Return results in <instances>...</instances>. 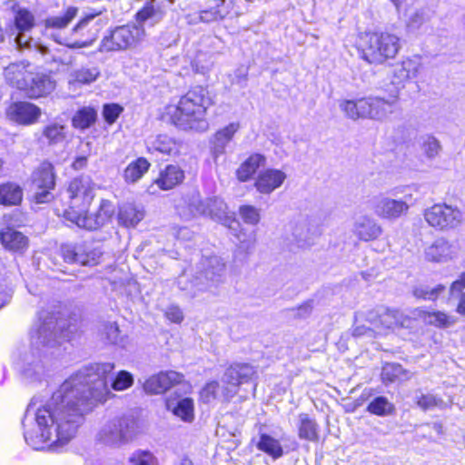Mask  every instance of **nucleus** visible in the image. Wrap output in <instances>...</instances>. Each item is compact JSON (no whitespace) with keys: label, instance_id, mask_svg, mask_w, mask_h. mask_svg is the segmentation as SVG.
Returning <instances> with one entry per match:
<instances>
[{"label":"nucleus","instance_id":"obj_1","mask_svg":"<svg viewBox=\"0 0 465 465\" xmlns=\"http://www.w3.org/2000/svg\"><path fill=\"white\" fill-rule=\"evenodd\" d=\"M114 370L112 362H94L84 366L60 386L62 407L55 413L49 406H41L35 413V420L42 428V436L57 445L66 444L74 438L77 429V418L84 411L91 410L100 392L94 384L105 385L108 376Z\"/></svg>","mask_w":465,"mask_h":465},{"label":"nucleus","instance_id":"obj_2","mask_svg":"<svg viewBox=\"0 0 465 465\" xmlns=\"http://www.w3.org/2000/svg\"><path fill=\"white\" fill-rule=\"evenodd\" d=\"M214 105V95L207 85H193L176 103L164 106L161 119L179 129H199L207 124L209 110Z\"/></svg>","mask_w":465,"mask_h":465},{"label":"nucleus","instance_id":"obj_3","mask_svg":"<svg viewBox=\"0 0 465 465\" xmlns=\"http://www.w3.org/2000/svg\"><path fill=\"white\" fill-rule=\"evenodd\" d=\"M353 47L365 64L381 66L389 64L398 56L401 49V39L388 29L365 30L356 34Z\"/></svg>","mask_w":465,"mask_h":465},{"label":"nucleus","instance_id":"obj_4","mask_svg":"<svg viewBox=\"0 0 465 465\" xmlns=\"http://www.w3.org/2000/svg\"><path fill=\"white\" fill-rule=\"evenodd\" d=\"M96 184L89 175H76L64 186V198L54 200L53 209L57 217L73 225L82 214L91 209L95 198Z\"/></svg>","mask_w":465,"mask_h":465},{"label":"nucleus","instance_id":"obj_5","mask_svg":"<svg viewBox=\"0 0 465 465\" xmlns=\"http://www.w3.org/2000/svg\"><path fill=\"white\" fill-rule=\"evenodd\" d=\"M399 100V91L387 100L378 96L361 97L341 102V110L352 120H381L392 113V107Z\"/></svg>","mask_w":465,"mask_h":465},{"label":"nucleus","instance_id":"obj_6","mask_svg":"<svg viewBox=\"0 0 465 465\" xmlns=\"http://www.w3.org/2000/svg\"><path fill=\"white\" fill-rule=\"evenodd\" d=\"M104 11L94 10L84 15L72 28L69 36L53 35L54 40L69 49H81L92 45L98 38L99 29L96 25H92L91 22Z\"/></svg>","mask_w":465,"mask_h":465},{"label":"nucleus","instance_id":"obj_7","mask_svg":"<svg viewBox=\"0 0 465 465\" xmlns=\"http://www.w3.org/2000/svg\"><path fill=\"white\" fill-rule=\"evenodd\" d=\"M144 35L143 25L128 23L111 29L102 39L101 45L109 52L124 51L136 47Z\"/></svg>","mask_w":465,"mask_h":465},{"label":"nucleus","instance_id":"obj_8","mask_svg":"<svg viewBox=\"0 0 465 465\" xmlns=\"http://www.w3.org/2000/svg\"><path fill=\"white\" fill-rule=\"evenodd\" d=\"M60 255L69 264L95 266L101 262L103 251L94 240L74 243H64L60 248Z\"/></svg>","mask_w":465,"mask_h":465},{"label":"nucleus","instance_id":"obj_9","mask_svg":"<svg viewBox=\"0 0 465 465\" xmlns=\"http://www.w3.org/2000/svg\"><path fill=\"white\" fill-rule=\"evenodd\" d=\"M423 218L428 225L437 232H448L462 223V213L455 206L437 203L423 211Z\"/></svg>","mask_w":465,"mask_h":465},{"label":"nucleus","instance_id":"obj_10","mask_svg":"<svg viewBox=\"0 0 465 465\" xmlns=\"http://www.w3.org/2000/svg\"><path fill=\"white\" fill-rule=\"evenodd\" d=\"M255 374L253 367L246 362H232L224 371L221 385V398L229 402L240 391V387L248 383Z\"/></svg>","mask_w":465,"mask_h":465},{"label":"nucleus","instance_id":"obj_11","mask_svg":"<svg viewBox=\"0 0 465 465\" xmlns=\"http://www.w3.org/2000/svg\"><path fill=\"white\" fill-rule=\"evenodd\" d=\"M31 183L37 189V192L34 194V201L36 203L50 202L52 191L56 186L54 164L49 160L42 161L32 173Z\"/></svg>","mask_w":465,"mask_h":465},{"label":"nucleus","instance_id":"obj_12","mask_svg":"<svg viewBox=\"0 0 465 465\" xmlns=\"http://www.w3.org/2000/svg\"><path fill=\"white\" fill-rule=\"evenodd\" d=\"M115 213L114 203L109 199H101L94 212L86 210L82 216L76 220L74 226L85 231H97L108 224Z\"/></svg>","mask_w":465,"mask_h":465},{"label":"nucleus","instance_id":"obj_13","mask_svg":"<svg viewBox=\"0 0 465 465\" xmlns=\"http://www.w3.org/2000/svg\"><path fill=\"white\" fill-rule=\"evenodd\" d=\"M185 381L182 372L167 370L149 376L143 384V391L148 395H162Z\"/></svg>","mask_w":465,"mask_h":465},{"label":"nucleus","instance_id":"obj_14","mask_svg":"<svg viewBox=\"0 0 465 465\" xmlns=\"http://www.w3.org/2000/svg\"><path fill=\"white\" fill-rule=\"evenodd\" d=\"M422 69L420 58L405 57L392 65L391 70V82L399 87L415 81Z\"/></svg>","mask_w":465,"mask_h":465},{"label":"nucleus","instance_id":"obj_15","mask_svg":"<svg viewBox=\"0 0 465 465\" xmlns=\"http://www.w3.org/2000/svg\"><path fill=\"white\" fill-rule=\"evenodd\" d=\"M412 318L425 326L448 329L456 323V319L444 311L420 306L411 312Z\"/></svg>","mask_w":465,"mask_h":465},{"label":"nucleus","instance_id":"obj_16","mask_svg":"<svg viewBox=\"0 0 465 465\" xmlns=\"http://www.w3.org/2000/svg\"><path fill=\"white\" fill-rule=\"evenodd\" d=\"M6 114L15 123L28 126L37 123L42 115L39 106L26 101H16L9 104Z\"/></svg>","mask_w":465,"mask_h":465},{"label":"nucleus","instance_id":"obj_17","mask_svg":"<svg viewBox=\"0 0 465 465\" xmlns=\"http://www.w3.org/2000/svg\"><path fill=\"white\" fill-rule=\"evenodd\" d=\"M55 87L56 81L53 78L51 72H36L34 69L25 95L30 99L45 97L54 92Z\"/></svg>","mask_w":465,"mask_h":465},{"label":"nucleus","instance_id":"obj_18","mask_svg":"<svg viewBox=\"0 0 465 465\" xmlns=\"http://www.w3.org/2000/svg\"><path fill=\"white\" fill-rule=\"evenodd\" d=\"M185 172L178 164L169 163L161 169L153 183L161 191H170L183 183Z\"/></svg>","mask_w":465,"mask_h":465},{"label":"nucleus","instance_id":"obj_19","mask_svg":"<svg viewBox=\"0 0 465 465\" xmlns=\"http://www.w3.org/2000/svg\"><path fill=\"white\" fill-rule=\"evenodd\" d=\"M33 70L34 67L30 64L14 63L5 68L4 76L10 86L25 93Z\"/></svg>","mask_w":465,"mask_h":465},{"label":"nucleus","instance_id":"obj_20","mask_svg":"<svg viewBox=\"0 0 465 465\" xmlns=\"http://www.w3.org/2000/svg\"><path fill=\"white\" fill-rule=\"evenodd\" d=\"M285 179L286 174L282 170L267 168L257 174L253 186L261 194H270L281 187Z\"/></svg>","mask_w":465,"mask_h":465},{"label":"nucleus","instance_id":"obj_21","mask_svg":"<svg viewBox=\"0 0 465 465\" xmlns=\"http://www.w3.org/2000/svg\"><path fill=\"white\" fill-rule=\"evenodd\" d=\"M455 254V247L447 238L435 239L424 251V257L430 262H445Z\"/></svg>","mask_w":465,"mask_h":465},{"label":"nucleus","instance_id":"obj_22","mask_svg":"<svg viewBox=\"0 0 465 465\" xmlns=\"http://www.w3.org/2000/svg\"><path fill=\"white\" fill-rule=\"evenodd\" d=\"M183 143L167 134H160L151 142L149 152L158 153L160 154L175 158L182 154Z\"/></svg>","mask_w":465,"mask_h":465},{"label":"nucleus","instance_id":"obj_23","mask_svg":"<svg viewBox=\"0 0 465 465\" xmlns=\"http://www.w3.org/2000/svg\"><path fill=\"white\" fill-rule=\"evenodd\" d=\"M0 242L5 250L20 254L29 247L27 236L9 226L0 231Z\"/></svg>","mask_w":465,"mask_h":465},{"label":"nucleus","instance_id":"obj_24","mask_svg":"<svg viewBox=\"0 0 465 465\" xmlns=\"http://www.w3.org/2000/svg\"><path fill=\"white\" fill-rule=\"evenodd\" d=\"M266 165V157L260 153H251L235 170V177L240 183L253 179L260 168Z\"/></svg>","mask_w":465,"mask_h":465},{"label":"nucleus","instance_id":"obj_25","mask_svg":"<svg viewBox=\"0 0 465 465\" xmlns=\"http://www.w3.org/2000/svg\"><path fill=\"white\" fill-rule=\"evenodd\" d=\"M408 211L409 205L402 200L382 198L375 204V213L381 219L394 220Z\"/></svg>","mask_w":465,"mask_h":465},{"label":"nucleus","instance_id":"obj_26","mask_svg":"<svg viewBox=\"0 0 465 465\" xmlns=\"http://www.w3.org/2000/svg\"><path fill=\"white\" fill-rule=\"evenodd\" d=\"M321 428L316 419L308 413H300L297 423V435L300 440L318 442L321 439Z\"/></svg>","mask_w":465,"mask_h":465},{"label":"nucleus","instance_id":"obj_27","mask_svg":"<svg viewBox=\"0 0 465 465\" xmlns=\"http://www.w3.org/2000/svg\"><path fill=\"white\" fill-rule=\"evenodd\" d=\"M167 411L184 422H192L194 420V401L190 397L179 400L176 403L172 397L164 399Z\"/></svg>","mask_w":465,"mask_h":465},{"label":"nucleus","instance_id":"obj_28","mask_svg":"<svg viewBox=\"0 0 465 465\" xmlns=\"http://www.w3.org/2000/svg\"><path fill=\"white\" fill-rule=\"evenodd\" d=\"M24 200L23 187L12 181L0 183V205L12 207L19 206Z\"/></svg>","mask_w":465,"mask_h":465},{"label":"nucleus","instance_id":"obj_29","mask_svg":"<svg viewBox=\"0 0 465 465\" xmlns=\"http://www.w3.org/2000/svg\"><path fill=\"white\" fill-rule=\"evenodd\" d=\"M13 25L17 31L14 41L19 44L20 35L31 31L35 25L34 14L27 8L13 6Z\"/></svg>","mask_w":465,"mask_h":465},{"label":"nucleus","instance_id":"obj_30","mask_svg":"<svg viewBox=\"0 0 465 465\" xmlns=\"http://www.w3.org/2000/svg\"><path fill=\"white\" fill-rule=\"evenodd\" d=\"M143 219V212L134 203H125L118 208V223L124 228H134Z\"/></svg>","mask_w":465,"mask_h":465},{"label":"nucleus","instance_id":"obj_31","mask_svg":"<svg viewBox=\"0 0 465 465\" xmlns=\"http://www.w3.org/2000/svg\"><path fill=\"white\" fill-rule=\"evenodd\" d=\"M151 163L143 156L137 157L127 164L123 173V178L127 183L138 182L149 171Z\"/></svg>","mask_w":465,"mask_h":465},{"label":"nucleus","instance_id":"obj_32","mask_svg":"<svg viewBox=\"0 0 465 465\" xmlns=\"http://www.w3.org/2000/svg\"><path fill=\"white\" fill-rule=\"evenodd\" d=\"M78 7L71 5L64 9L62 15H54L45 18L43 25L45 30L59 31L66 28L78 15Z\"/></svg>","mask_w":465,"mask_h":465},{"label":"nucleus","instance_id":"obj_33","mask_svg":"<svg viewBox=\"0 0 465 465\" xmlns=\"http://www.w3.org/2000/svg\"><path fill=\"white\" fill-rule=\"evenodd\" d=\"M381 227L369 218H364L354 226L355 235L363 242L375 241L381 236Z\"/></svg>","mask_w":465,"mask_h":465},{"label":"nucleus","instance_id":"obj_34","mask_svg":"<svg viewBox=\"0 0 465 465\" xmlns=\"http://www.w3.org/2000/svg\"><path fill=\"white\" fill-rule=\"evenodd\" d=\"M213 5L199 12V20L203 23H215L223 20L229 15L225 0H213Z\"/></svg>","mask_w":465,"mask_h":465},{"label":"nucleus","instance_id":"obj_35","mask_svg":"<svg viewBox=\"0 0 465 465\" xmlns=\"http://www.w3.org/2000/svg\"><path fill=\"white\" fill-rule=\"evenodd\" d=\"M97 121V112L92 106L79 108L72 117V126L78 130H85Z\"/></svg>","mask_w":465,"mask_h":465},{"label":"nucleus","instance_id":"obj_36","mask_svg":"<svg viewBox=\"0 0 465 465\" xmlns=\"http://www.w3.org/2000/svg\"><path fill=\"white\" fill-rule=\"evenodd\" d=\"M256 448L273 460H277L283 455V449L280 441L267 433L260 434Z\"/></svg>","mask_w":465,"mask_h":465},{"label":"nucleus","instance_id":"obj_37","mask_svg":"<svg viewBox=\"0 0 465 465\" xmlns=\"http://www.w3.org/2000/svg\"><path fill=\"white\" fill-rule=\"evenodd\" d=\"M42 135L48 144H58L66 139V127L59 123H50L43 127Z\"/></svg>","mask_w":465,"mask_h":465},{"label":"nucleus","instance_id":"obj_38","mask_svg":"<svg viewBox=\"0 0 465 465\" xmlns=\"http://www.w3.org/2000/svg\"><path fill=\"white\" fill-rule=\"evenodd\" d=\"M366 411L373 415L384 417L395 412V406L384 396L375 397L366 407Z\"/></svg>","mask_w":465,"mask_h":465},{"label":"nucleus","instance_id":"obj_39","mask_svg":"<svg viewBox=\"0 0 465 465\" xmlns=\"http://www.w3.org/2000/svg\"><path fill=\"white\" fill-rule=\"evenodd\" d=\"M164 12L162 8L155 5L154 0H146L143 5L135 13L134 20L137 23L136 25L143 24L150 18L158 16L159 18L163 17Z\"/></svg>","mask_w":465,"mask_h":465},{"label":"nucleus","instance_id":"obj_40","mask_svg":"<svg viewBox=\"0 0 465 465\" xmlns=\"http://www.w3.org/2000/svg\"><path fill=\"white\" fill-rule=\"evenodd\" d=\"M446 286L444 284H438L433 288L428 287H416L412 293L413 296L421 301L436 302L445 292Z\"/></svg>","mask_w":465,"mask_h":465},{"label":"nucleus","instance_id":"obj_41","mask_svg":"<svg viewBox=\"0 0 465 465\" xmlns=\"http://www.w3.org/2000/svg\"><path fill=\"white\" fill-rule=\"evenodd\" d=\"M200 401L203 403L221 398V385L218 381L213 380L207 381L199 391Z\"/></svg>","mask_w":465,"mask_h":465},{"label":"nucleus","instance_id":"obj_42","mask_svg":"<svg viewBox=\"0 0 465 465\" xmlns=\"http://www.w3.org/2000/svg\"><path fill=\"white\" fill-rule=\"evenodd\" d=\"M239 214L244 223L257 225L260 223V211L251 204H243L239 207Z\"/></svg>","mask_w":465,"mask_h":465},{"label":"nucleus","instance_id":"obj_43","mask_svg":"<svg viewBox=\"0 0 465 465\" xmlns=\"http://www.w3.org/2000/svg\"><path fill=\"white\" fill-rule=\"evenodd\" d=\"M133 384V374L127 371H120L112 380L111 387L114 391H121L131 388Z\"/></svg>","mask_w":465,"mask_h":465},{"label":"nucleus","instance_id":"obj_44","mask_svg":"<svg viewBox=\"0 0 465 465\" xmlns=\"http://www.w3.org/2000/svg\"><path fill=\"white\" fill-rule=\"evenodd\" d=\"M123 112L124 107L122 105L115 103H110L103 105L102 114L104 122L107 124L112 125L117 121Z\"/></svg>","mask_w":465,"mask_h":465},{"label":"nucleus","instance_id":"obj_45","mask_svg":"<svg viewBox=\"0 0 465 465\" xmlns=\"http://www.w3.org/2000/svg\"><path fill=\"white\" fill-rule=\"evenodd\" d=\"M417 406L422 411H429L438 407H441L443 401L432 394H421L416 398Z\"/></svg>","mask_w":465,"mask_h":465},{"label":"nucleus","instance_id":"obj_46","mask_svg":"<svg viewBox=\"0 0 465 465\" xmlns=\"http://www.w3.org/2000/svg\"><path fill=\"white\" fill-rule=\"evenodd\" d=\"M129 462L133 465H154L156 459L149 450H136L129 458Z\"/></svg>","mask_w":465,"mask_h":465},{"label":"nucleus","instance_id":"obj_47","mask_svg":"<svg viewBox=\"0 0 465 465\" xmlns=\"http://www.w3.org/2000/svg\"><path fill=\"white\" fill-rule=\"evenodd\" d=\"M383 383H391L399 377V365L387 363L383 366L381 373Z\"/></svg>","mask_w":465,"mask_h":465},{"label":"nucleus","instance_id":"obj_48","mask_svg":"<svg viewBox=\"0 0 465 465\" xmlns=\"http://www.w3.org/2000/svg\"><path fill=\"white\" fill-rule=\"evenodd\" d=\"M238 129L239 124L231 123L228 125L224 126L223 128L220 129L217 132L216 136L220 141L228 142L234 136Z\"/></svg>","mask_w":465,"mask_h":465},{"label":"nucleus","instance_id":"obj_49","mask_svg":"<svg viewBox=\"0 0 465 465\" xmlns=\"http://www.w3.org/2000/svg\"><path fill=\"white\" fill-rule=\"evenodd\" d=\"M164 314L165 317L173 323H181L183 320V312L176 306L169 307Z\"/></svg>","mask_w":465,"mask_h":465},{"label":"nucleus","instance_id":"obj_50","mask_svg":"<svg viewBox=\"0 0 465 465\" xmlns=\"http://www.w3.org/2000/svg\"><path fill=\"white\" fill-rule=\"evenodd\" d=\"M440 149V145L439 142L434 138L429 139L424 143V150H425L426 154L429 157H433L436 154H438Z\"/></svg>","mask_w":465,"mask_h":465},{"label":"nucleus","instance_id":"obj_51","mask_svg":"<svg viewBox=\"0 0 465 465\" xmlns=\"http://www.w3.org/2000/svg\"><path fill=\"white\" fill-rule=\"evenodd\" d=\"M96 79V75L93 74L88 70H82L76 73L75 81L86 84L94 82Z\"/></svg>","mask_w":465,"mask_h":465},{"label":"nucleus","instance_id":"obj_52","mask_svg":"<svg viewBox=\"0 0 465 465\" xmlns=\"http://www.w3.org/2000/svg\"><path fill=\"white\" fill-rule=\"evenodd\" d=\"M465 289V272L460 273L459 278L452 282L450 287V292L451 294L460 293Z\"/></svg>","mask_w":465,"mask_h":465},{"label":"nucleus","instance_id":"obj_53","mask_svg":"<svg viewBox=\"0 0 465 465\" xmlns=\"http://www.w3.org/2000/svg\"><path fill=\"white\" fill-rule=\"evenodd\" d=\"M88 164V157L86 155L76 156L71 163V168L74 171H81L86 168Z\"/></svg>","mask_w":465,"mask_h":465},{"label":"nucleus","instance_id":"obj_54","mask_svg":"<svg viewBox=\"0 0 465 465\" xmlns=\"http://www.w3.org/2000/svg\"><path fill=\"white\" fill-rule=\"evenodd\" d=\"M456 312L460 315H465V292L460 296Z\"/></svg>","mask_w":465,"mask_h":465},{"label":"nucleus","instance_id":"obj_55","mask_svg":"<svg viewBox=\"0 0 465 465\" xmlns=\"http://www.w3.org/2000/svg\"><path fill=\"white\" fill-rule=\"evenodd\" d=\"M371 330L369 328L363 326H357L352 331V335L355 337H360L367 334Z\"/></svg>","mask_w":465,"mask_h":465},{"label":"nucleus","instance_id":"obj_56","mask_svg":"<svg viewBox=\"0 0 465 465\" xmlns=\"http://www.w3.org/2000/svg\"><path fill=\"white\" fill-rule=\"evenodd\" d=\"M398 314H399V312H398L397 311H394V310H387V311L383 313L382 317H384V318H392V319H394V320H395V322H394V325H395V326H398V325H399V321H398V318H397Z\"/></svg>","mask_w":465,"mask_h":465},{"label":"nucleus","instance_id":"obj_57","mask_svg":"<svg viewBox=\"0 0 465 465\" xmlns=\"http://www.w3.org/2000/svg\"><path fill=\"white\" fill-rule=\"evenodd\" d=\"M180 465H194V464L190 459L184 458L182 460Z\"/></svg>","mask_w":465,"mask_h":465},{"label":"nucleus","instance_id":"obj_58","mask_svg":"<svg viewBox=\"0 0 465 465\" xmlns=\"http://www.w3.org/2000/svg\"><path fill=\"white\" fill-rule=\"evenodd\" d=\"M394 5L399 8L403 3L405 0H391Z\"/></svg>","mask_w":465,"mask_h":465},{"label":"nucleus","instance_id":"obj_59","mask_svg":"<svg viewBox=\"0 0 465 465\" xmlns=\"http://www.w3.org/2000/svg\"><path fill=\"white\" fill-rule=\"evenodd\" d=\"M433 427L437 431L441 432L442 424L440 422L434 423Z\"/></svg>","mask_w":465,"mask_h":465},{"label":"nucleus","instance_id":"obj_60","mask_svg":"<svg viewBox=\"0 0 465 465\" xmlns=\"http://www.w3.org/2000/svg\"><path fill=\"white\" fill-rule=\"evenodd\" d=\"M5 270V264L3 262V259L0 257V274Z\"/></svg>","mask_w":465,"mask_h":465},{"label":"nucleus","instance_id":"obj_61","mask_svg":"<svg viewBox=\"0 0 465 465\" xmlns=\"http://www.w3.org/2000/svg\"><path fill=\"white\" fill-rule=\"evenodd\" d=\"M5 41V34L0 29V43Z\"/></svg>","mask_w":465,"mask_h":465},{"label":"nucleus","instance_id":"obj_62","mask_svg":"<svg viewBox=\"0 0 465 465\" xmlns=\"http://www.w3.org/2000/svg\"><path fill=\"white\" fill-rule=\"evenodd\" d=\"M3 165H4V161L2 159H0V172L3 169Z\"/></svg>","mask_w":465,"mask_h":465}]
</instances>
